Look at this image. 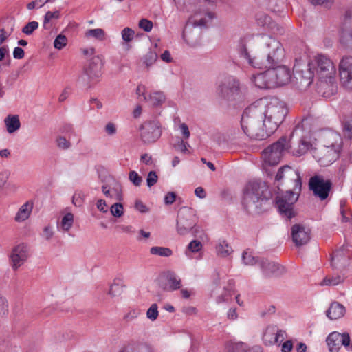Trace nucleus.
<instances>
[{"label": "nucleus", "mask_w": 352, "mask_h": 352, "mask_svg": "<svg viewBox=\"0 0 352 352\" xmlns=\"http://www.w3.org/2000/svg\"><path fill=\"white\" fill-rule=\"evenodd\" d=\"M261 38L267 54L266 61L261 62L256 57H252L245 47H243L240 52L241 56L252 67H269L264 72L253 75L252 82L260 89H272L287 84L291 78L289 69L283 65L273 67L284 57L285 50L281 43L269 35H263Z\"/></svg>", "instance_id": "f257e3e1"}, {"label": "nucleus", "mask_w": 352, "mask_h": 352, "mask_svg": "<svg viewBox=\"0 0 352 352\" xmlns=\"http://www.w3.org/2000/svg\"><path fill=\"white\" fill-rule=\"evenodd\" d=\"M295 78L309 86L316 76L320 83L329 87L331 94L335 93L336 85V68L330 58L318 54L307 63L296 60L294 65Z\"/></svg>", "instance_id": "f03ea898"}, {"label": "nucleus", "mask_w": 352, "mask_h": 352, "mask_svg": "<svg viewBox=\"0 0 352 352\" xmlns=\"http://www.w3.org/2000/svg\"><path fill=\"white\" fill-rule=\"evenodd\" d=\"M262 119L263 126L269 135L274 133L283 122L287 113L284 102L276 98H262L254 102Z\"/></svg>", "instance_id": "7ed1b4c3"}, {"label": "nucleus", "mask_w": 352, "mask_h": 352, "mask_svg": "<svg viewBox=\"0 0 352 352\" xmlns=\"http://www.w3.org/2000/svg\"><path fill=\"white\" fill-rule=\"evenodd\" d=\"M259 114L255 105L252 103L243 111L241 119V129L243 134L250 140H263L270 135L260 122Z\"/></svg>", "instance_id": "20e7f679"}, {"label": "nucleus", "mask_w": 352, "mask_h": 352, "mask_svg": "<svg viewBox=\"0 0 352 352\" xmlns=\"http://www.w3.org/2000/svg\"><path fill=\"white\" fill-rule=\"evenodd\" d=\"M267 188L258 182H248L243 189L242 204L250 211L257 212L268 201Z\"/></svg>", "instance_id": "39448f33"}, {"label": "nucleus", "mask_w": 352, "mask_h": 352, "mask_svg": "<svg viewBox=\"0 0 352 352\" xmlns=\"http://www.w3.org/2000/svg\"><path fill=\"white\" fill-rule=\"evenodd\" d=\"M217 93L226 100L241 101L245 98L247 90L236 78L228 76L219 82Z\"/></svg>", "instance_id": "423d86ee"}, {"label": "nucleus", "mask_w": 352, "mask_h": 352, "mask_svg": "<svg viewBox=\"0 0 352 352\" xmlns=\"http://www.w3.org/2000/svg\"><path fill=\"white\" fill-rule=\"evenodd\" d=\"M197 223L198 217L196 211L189 207H182L179 210L177 217V232L182 236L189 233L197 235L201 230Z\"/></svg>", "instance_id": "0eeeda50"}, {"label": "nucleus", "mask_w": 352, "mask_h": 352, "mask_svg": "<svg viewBox=\"0 0 352 352\" xmlns=\"http://www.w3.org/2000/svg\"><path fill=\"white\" fill-rule=\"evenodd\" d=\"M288 144L285 137L281 138L276 142L265 149L262 153L263 166H275L278 164L283 152L287 149Z\"/></svg>", "instance_id": "6e6552de"}, {"label": "nucleus", "mask_w": 352, "mask_h": 352, "mask_svg": "<svg viewBox=\"0 0 352 352\" xmlns=\"http://www.w3.org/2000/svg\"><path fill=\"white\" fill-rule=\"evenodd\" d=\"M298 199V192L288 190L285 195L278 196L276 199V205L280 214L288 219L294 217V205Z\"/></svg>", "instance_id": "1a4fd4ad"}, {"label": "nucleus", "mask_w": 352, "mask_h": 352, "mask_svg": "<svg viewBox=\"0 0 352 352\" xmlns=\"http://www.w3.org/2000/svg\"><path fill=\"white\" fill-rule=\"evenodd\" d=\"M135 93L138 98L143 97V100L151 107L162 106L166 99L163 91L157 90L148 91L146 87L142 84L138 85Z\"/></svg>", "instance_id": "9d476101"}, {"label": "nucleus", "mask_w": 352, "mask_h": 352, "mask_svg": "<svg viewBox=\"0 0 352 352\" xmlns=\"http://www.w3.org/2000/svg\"><path fill=\"white\" fill-rule=\"evenodd\" d=\"M140 130V138L145 144L154 143L162 135L161 124L156 120L144 122Z\"/></svg>", "instance_id": "9b49d317"}, {"label": "nucleus", "mask_w": 352, "mask_h": 352, "mask_svg": "<svg viewBox=\"0 0 352 352\" xmlns=\"http://www.w3.org/2000/svg\"><path fill=\"white\" fill-rule=\"evenodd\" d=\"M340 152L338 149L322 144L320 147L314 148L313 157L321 166H327L338 159Z\"/></svg>", "instance_id": "f8f14e48"}, {"label": "nucleus", "mask_w": 352, "mask_h": 352, "mask_svg": "<svg viewBox=\"0 0 352 352\" xmlns=\"http://www.w3.org/2000/svg\"><path fill=\"white\" fill-rule=\"evenodd\" d=\"M309 186L316 197L320 198V200H324L329 196L331 188V182L328 179H324L320 175H316L310 178Z\"/></svg>", "instance_id": "ddd939ff"}, {"label": "nucleus", "mask_w": 352, "mask_h": 352, "mask_svg": "<svg viewBox=\"0 0 352 352\" xmlns=\"http://www.w3.org/2000/svg\"><path fill=\"white\" fill-rule=\"evenodd\" d=\"M341 85L349 90L352 89V56H345L340 60L338 67Z\"/></svg>", "instance_id": "4468645a"}, {"label": "nucleus", "mask_w": 352, "mask_h": 352, "mask_svg": "<svg viewBox=\"0 0 352 352\" xmlns=\"http://www.w3.org/2000/svg\"><path fill=\"white\" fill-rule=\"evenodd\" d=\"M326 342L331 352L338 351L341 346H344L347 351L350 350L351 338L348 333L333 331L327 336Z\"/></svg>", "instance_id": "2eb2a0df"}, {"label": "nucleus", "mask_w": 352, "mask_h": 352, "mask_svg": "<svg viewBox=\"0 0 352 352\" xmlns=\"http://www.w3.org/2000/svg\"><path fill=\"white\" fill-rule=\"evenodd\" d=\"M102 64L98 56H94L85 69V74L87 76L90 85L98 82L102 77Z\"/></svg>", "instance_id": "dca6fc26"}, {"label": "nucleus", "mask_w": 352, "mask_h": 352, "mask_svg": "<svg viewBox=\"0 0 352 352\" xmlns=\"http://www.w3.org/2000/svg\"><path fill=\"white\" fill-rule=\"evenodd\" d=\"M310 230L301 224H295L291 228L293 242L296 246L305 245L311 239Z\"/></svg>", "instance_id": "f3484780"}, {"label": "nucleus", "mask_w": 352, "mask_h": 352, "mask_svg": "<svg viewBox=\"0 0 352 352\" xmlns=\"http://www.w3.org/2000/svg\"><path fill=\"white\" fill-rule=\"evenodd\" d=\"M29 256L28 248L24 244H19L15 246L10 254V261L12 268L16 270L19 268Z\"/></svg>", "instance_id": "a211bd4d"}, {"label": "nucleus", "mask_w": 352, "mask_h": 352, "mask_svg": "<svg viewBox=\"0 0 352 352\" xmlns=\"http://www.w3.org/2000/svg\"><path fill=\"white\" fill-rule=\"evenodd\" d=\"M102 191L107 198L118 201H120L123 199L121 185L113 178L110 179L109 184L102 185Z\"/></svg>", "instance_id": "6ab92c4d"}, {"label": "nucleus", "mask_w": 352, "mask_h": 352, "mask_svg": "<svg viewBox=\"0 0 352 352\" xmlns=\"http://www.w3.org/2000/svg\"><path fill=\"white\" fill-rule=\"evenodd\" d=\"M322 144L340 151L342 148L343 141L341 135L332 130H327L322 132Z\"/></svg>", "instance_id": "aec40b11"}, {"label": "nucleus", "mask_w": 352, "mask_h": 352, "mask_svg": "<svg viewBox=\"0 0 352 352\" xmlns=\"http://www.w3.org/2000/svg\"><path fill=\"white\" fill-rule=\"evenodd\" d=\"M285 177L294 178L295 180V189H298V191L301 188V179L299 173L297 170L293 169L289 166H285L279 168L276 175V180L280 181Z\"/></svg>", "instance_id": "412c9836"}, {"label": "nucleus", "mask_w": 352, "mask_h": 352, "mask_svg": "<svg viewBox=\"0 0 352 352\" xmlns=\"http://www.w3.org/2000/svg\"><path fill=\"white\" fill-rule=\"evenodd\" d=\"M285 332L278 330L275 327H269L266 329L263 339L266 344H274L283 342Z\"/></svg>", "instance_id": "4be33fe9"}, {"label": "nucleus", "mask_w": 352, "mask_h": 352, "mask_svg": "<svg viewBox=\"0 0 352 352\" xmlns=\"http://www.w3.org/2000/svg\"><path fill=\"white\" fill-rule=\"evenodd\" d=\"M350 254L346 252L345 247H342L333 252L331 258V265L333 267H345L349 264Z\"/></svg>", "instance_id": "5701e85b"}, {"label": "nucleus", "mask_w": 352, "mask_h": 352, "mask_svg": "<svg viewBox=\"0 0 352 352\" xmlns=\"http://www.w3.org/2000/svg\"><path fill=\"white\" fill-rule=\"evenodd\" d=\"M259 266L265 276H278L285 270L284 267L278 263L270 262L268 260H261Z\"/></svg>", "instance_id": "b1692460"}, {"label": "nucleus", "mask_w": 352, "mask_h": 352, "mask_svg": "<svg viewBox=\"0 0 352 352\" xmlns=\"http://www.w3.org/2000/svg\"><path fill=\"white\" fill-rule=\"evenodd\" d=\"M65 210L56 223V228L58 232L61 233H68L72 228L74 223V215L72 212Z\"/></svg>", "instance_id": "393cba45"}, {"label": "nucleus", "mask_w": 352, "mask_h": 352, "mask_svg": "<svg viewBox=\"0 0 352 352\" xmlns=\"http://www.w3.org/2000/svg\"><path fill=\"white\" fill-rule=\"evenodd\" d=\"M314 148L315 145L311 140L307 137H303L300 139L298 145L292 148V153L294 156L300 157L310 151L313 154Z\"/></svg>", "instance_id": "a878e982"}, {"label": "nucleus", "mask_w": 352, "mask_h": 352, "mask_svg": "<svg viewBox=\"0 0 352 352\" xmlns=\"http://www.w3.org/2000/svg\"><path fill=\"white\" fill-rule=\"evenodd\" d=\"M34 203L32 201H27L19 208L14 216V221L16 223H23L28 220L32 212Z\"/></svg>", "instance_id": "bb28decb"}, {"label": "nucleus", "mask_w": 352, "mask_h": 352, "mask_svg": "<svg viewBox=\"0 0 352 352\" xmlns=\"http://www.w3.org/2000/svg\"><path fill=\"white\" fill-rule=\"evenodd\" d=\"M166 281V289L168 291H175L182 287V280L179 276L173 271H167L164 273Z\"/></svg>", "instance_id": "cd10ccee"}, {"label": "nucleus", "mask_w": 352, "mask_h": 352, "mask_svg": "<svg viewBox=\"0 0 352 352\" xmlns=\"http://www.w3.org/2000/svg\"><path fill=\"white\" fill-rule=\"evenodd\" d=\"M342 133L345 139L352 138V110L349 109L341 119Z\"/></svg>", "instance_id": "c85d7f7f"}, {"label": "nucleus", "mask_w": 352, "mask_h": 352, "mask_svg": "<svg viewBox=\"0 0 352 352\" xmlns=\"http://www.w3.org/2000/svg\"><path fill=\"white\" fill-rule=\"evenodd\" d=\"M339 42L343 47L352 49V29L349 26L341 27Z\"/></svg>", "instance_id": "c756f323"}, {"label": "nucleus", "mask_w": 352, "mask_h": 352, "mask_svg": "<svg viewBox=\"0 0 352 352\" xmlns=\"http://www.w3.org/2000/svg\"><path fill=\"white\" fill-rule=\"evenodd\" d=\"M345 312V307L342 304L333 302L327 311V316L331 320H337L344 316Z\"/></svg>", "instance_id": "7c9ffc66"}, {"label": "nucleus", "mask_w": 352, "mask_h": 352, "mask_svg": "<svg viewBox=\"0 0 352 352\" xmlns=\"http://www.w3.org/2000/svg\"><path fill=\"white\" fill-rule=\"evenodd\" d=\"M118 352H157L155 348L147 343L131 344L121 349Z\"/></svg>", "instance_id": "2f4dec72"}, {"label": "nucleus", "mask_w": 352, "mask_h": 352, "mask_svg": "<svg viewBox=\"0 0 352 352\" xmlns=\"http://www.w3.org/2000/svg\"><path fill=\"white\" fill-rule=\"evenodd\" d=\"M4 124L8 133L10 134L17 131L21 127L19 118L16 115H8L4 119Z\"/></svg>", "instance_id": "473e14b6"}, {"label": "nucleus", "mask_w": 352, "mask_h": 352, "mask_svg": "<svg viewBox=\"0 0 352 352\" xmlns=\"http://www.w3.org/2000/svg\"><path fill=\"white\" fill-rule=\"evenodd\" d=\"M124 287L123 278L120 276L116 277L109 286L108 294L111 297L119 296L122 294Z\"/></svg>", "instance_id": "72a5a7b5"}, {"label": "nucleus", "mask_w": 352, "mask_h": 352, "mask_svg": "<svg viewBox=\"0 0 352 352\" xmlns=\"http://www.w3.org/2000/svg\"><path fill=\"white\" fill-rule=\"evenodd\" d=\"M345 276L340 274H332L326 276L323 280L319 283L320 286H337L344 282Z\"/></svg>", "instance_id": "f704fd0d"}, {"label": "nucleus", "mask_w": 352, "mask_h": 352, "mask_svg": "<svg viewBox=\"0 0 352 352\" xmlns=\"http://www.w3.org/2000/svg\"><path fill=\"white\" fill-rule=\"evenodd\" d=\"M248 347L242 342L228 341L225 345V352H247Z\"/></svg>", "instance_id": "c9c22d12"}, {"label": "nucleus", "mask_w": 352, "mask_h": 352, "mask_svg": "<svg viewBox=\"0 0 352 352\" xmlns=\"http://www.w3.org/2000/svg\"><path fill=\"white\" fill-rule=\"evenodd\" d=\"M203 245L197 240L191 241L187 245L185 254L189 258H192V254L199 253L202 250Z\"/></svg>", "instance_id": "e433bc0d"}, {"label": "nucleus", "mask_w": 352, "mask_h": 352, "mask_svg": "<svg viewBox=\"0 0 352 352\" xmlns=\"http://www.w3.org/2000/svg\"><path fill=\"white\" fill-rule=\"evenodd\" d=\"M216 251L219 256L227 257L232 254L233 250L226 241L220 240L216 245Z\"/></svg>", "instance_id": "4c0bfd02"}, {"label": "nucleus", "mask_w": 352, "mask_h": 352, "mask_svg": "<svg viewBox=\"0 0 352 352\" xmlns=\"http://www.w3.org/2000/svg\"><path fill=\"white\" fill-rule=\"evenodd\" d=\"M234 293V283L232 280L229 281L228 287H225L222 294L216 298L217 303L228 302Z\"/></svg>", "instance_id": "58836bf2"}, {"label": "nucleus", "mask_w": 352, "mask_h": 352, "mask_svg": "<svg viewBox=\"0 0 352 352\" xmlns=\"http://www.w3.org/2000/svg\"><path fill=\"white\" fill-rule=\"evenodd\" d=\"M85 36L87 38H93L99 41H103L106 39V33L102 28L89 29L85 32Z\"/></svg>", "instance_id": "ea45409f"}, {"label": "nucleus", "mask_w": 352, "mask_h": 352, "mask_svg": "<svg viewBox=\"0 0 352 352\" xmlns=\"http://www.w3.org/2000/svg\"><path fill=\"white\" fill-rule=\"evenodd\" d=\"M241 260L245 265L252 266L257 263L260 265L261 261L254 256L253 252L249 250H246L242 253Z\"/></svg>", "instance_id": "a19ab883"}, {"label": "nucleus", "mask_w": 352, "mask_h": 352, "mask_svg": "<svg viewBox=\"0 0 352 352\" xmlns=\"http://www.w3.org/2000/svg\"><path fill=\"white\" fill-rule=\"evenodd\" d=\"M142 314V310L138 307H129L124 314L123 319L126 322H131L137 319Z\"/></svg>", "instance_id": "79ce46f5"}, {"label": "nucleus", "mask_w": 352, "mask_h": 352, "mask_svg": "<svg viewBox=\"0 0 352 352\" xmlns=\"http://www.w3.org/2000/svg\"><path fill=\"white\" fill-rule=\"evenodd\" d=\"M150 253L152 255H157L164 257H169L173 254V251L166 247L154 246L151 248Z\"/></svg>", "instance_id": "37998d69"}, {"label": "nucleus", "mask_w": 352, "mask_h": 352, "mask_svg": "<svg viewBox=\"0 0 352 352\" xmlns=\"http://www.w3.org/2000/svg\"><path fill=\"white\" fill-rule=\"evenodd\" d=\"M214 17V14L211 12H207L205 13V16L201 18L199 20H195L193 21L195 26L199 27H207L208 23L210 22Z\"/></svg>", "instance_id": "c03bdc74"}, {"label": "nucleus", "mask_w": 352, "mask_h": 352, "mask_svg": "<svg viewBox=\"0 0 352 352\" xmlns=\"http://www.w3.org/2000/svg\"><path fill=\"white\" fill-rule=\"evenodd\" d=\"M55 231L54 226L52 224H47L45 226L41 233V236L45 241H50L54 237Z\"/></svg>", "instance_id": "a18cd8bd"}, {"label": "nucleus", "mask_w": 352, "mask_h": 352, "mask_svg": "<svg viewBox=\"0 0 352 352\" xmlns=\"http://www.w3.org/2000/svg\"><path fill=\"white\" fill-rule=\"evenodd\" d=\"M109 210L112 216L120 218L124 214V207L120 203H115L109 208Z\"/></svg>", "instance_id": "49530a36"}, {"label": "nucleus", "mask_w": 352, "mask_h": 352, "mask_svg": "<svg viewBox=\"0 0 352 352\" xmlns=\"http://www.w3.org/2000/svg\"><path fill=\"white\" fill-rule=\"evenodd\" d=\"M67 38L64 34H58L54 41V47L56 50H60L67 44Z\"/></svg>", "instance_id": "de8ad7c7"}, {"label": "nucleus", "mask_w": 352, "mask_h": 352, "mask_svg": "<svg viewBox=\"0 0 352 352\" xmlns=\"http://www.w3.org/2000/svg\"><path fill=\"white\" fill-rule=\"evenodd\" d=\"M159 316L158 306L156 303L152 304L146 311V318L153 322Z\"/></svg>", "instance_id": "09e8293b"}, {"label": "nucleus", "mask_w": 352, "mask_h": 352, "mask_svg": "<svg viewBox=\"0 0 352 352\" xmlns=\"http://www.w3.org/2000/svg\"><path fill=\"white\" fill-rule=\"evenodd\" d=\"M60 16V12L58 10H54L53 12L48 11L45 13L43 19V26L47 28V24L53 19H58Z\"/></svg>", "instance_id": "8fccbe9b"}, {"label": "nucleus", "mask_w": 352, "mask_h": 352, "mask_svg": "<svg viewBox=\"0 0 352 352\" xmlns=\"http://www.w3.org/2000/svg\"><path fill=\"white\" fill-rule=\"evenodd\" d=\"M104 131L108 136H114L118 133V125L113 122H108L104 126Z\"/></svg>", "instance_id": "3c124183"}, {"label": "nucleus", "mask_w": 352, "mask_h": 352, "mask_svg": "<svg viewBox=\"0 0 352 352\" xmlns=\"http://www.w3.org/2000/svg\"><path fill=\"white\" fill-rule=\"evenodd\" d=\"M85 195L82 191H76L72 197V204L76 207H80L84 203Z\"/></svg>", "instance_id": "603ef678"}, {"label": "nucleus", "mask_w": 352, "mask_h": 352, "mask_svg": "<svg viewBox=\"0 0 352 352\" xmlns=\"http://www.w3.org/2000/svg\"><path fill=\"white\" fill-rule=\"evenodd\" d=\"M38 28V23L37 21H30L23 28L22 32L26 35H31Z\"/></svg>", "instance_id": "864d4df0"}, {"label": "nucleus", "mask_w": 352, "mask_h": 352, "mask_svg": "<svg viewBox=\"0 0 352 352\" xmlns=\"http://www.w3.org/2000/svg\"><path fill=\"white\" fill-rule=\"evenodd\" d=\"M129 179L135 186H140L142 183V177L135 170L129 172Z\"/></svg>", "instance_id": "5fc2aeb1"}, {"label": "nucleus", "mask_w": 352, "mask_h": 352, "mask_svg": "<svg viewBox=\"0 0 352 352\" xmlns=\"http://www.w3.org/2000/svg\"><path fill=\"white\" fill-rule=\"evenodd\" d=\"M121 35L122 40L128 43L133 39L135 32L129 28H124L121 32Z\"/></svg>", "instance_id": "6e6d98bb"}, {"label": "nucleus", "mask_w": 352, "mask_h": 352, "mask_svg": "<svg viewBox=\"0 0 352 352\" xmlns=\"http://www.w3.org/2000/svg\"><path fill=\"white\" fill-rule=\"evenodd\" d=\"M157 55L154 52H148L144 57L143 62L147 67L151 66L157 60Z\"/></svg>", "instance_id": "4d7b16f0"}, {"label": "nucleus", "mask_w": 352, "mask_h": 352, "mask_svg": "<svg viewBox=\"0 0 352 352\" xmlns=\"http://www.w3.org/2000/svg\"><path fill=\"white\" fill-rule=\"evenodd\" d=\"M56 142L57 146L61 149L66 150V149H68L71 146V144H70L69 141L67 140L63 136H58L56 138Z\"/></svg>", "instance_id": "13d9d810"}, {"label": "nucleus", "mask_w": 352, "mask_h": 352, "mask_svg": "<svg viewBox=\"0 0 352 352\" xmlns=\"http://www.w3.org/2000/svg\"><path fill=\"white\" fill-rule=\"evenodd\" d=\"M139 27L145 32H149L153 28V23L146 19H142L139 21Z\"/></svg>", "instance_id": "bf43d9fd"}, {"label": "nucleus", "mask_w": 352, "mask_h": 352, "mask_svg": "<svg viewBox=\"0 0 352 352\" xmlns=\"http://www.w3.org/2000/svg\"><path fill=\"white\" fill-rule=\"evenodd\" d=\"M158 179V176L155 171H150L146 178V184L148 187L154 186Z\"/></svg>", "instance_id": "052dcab7"}, {"label": "nucleus", "mask_w": 352, "mask_h": 352, "mask_svg": "<svg viewBox=\"0 0 352 352\" xmlns=\"http://www.w3.org/2000/svg\"><path fill=\"white\" fill-rule=\"evenodd\" d=\"M179 130L182 135V140H188L190 136V133L188 126L185 123H181L179 124Z\"/></svg>", "instance_id": "680f3d73"}, {"label": "nucleus", "mask_w": 352, "mask_h": 352, "mask_svg": "<svg viewBox=\"0 0 352 352\" xmlns=\"http://www.w3.org/2000/svg\"><path fill=\"white\" fill-rule=\"evenodd\" d=\"M177 195L174 192H169L164 195V203L165 205H171L176 200Z\"/></svg>", "instance_id": "e2e57ef3"}, {"label": "nucleus", "mask_w": 352, "mask_h": 352, "mask_svg": "<svg viewBox=\"0 0 352 352\" xmlns=\"http://www.w3.org/2000/svg\"><path fill=\"white\" fill-rule=\"evenodd\" d=\"M45 5L43 0H34L27 4V8L29 10H34L35 8L38 9L42 8Z\"/></svg>", "instance_id": "0e129e2a"}, {"label": "nucleus", "mask_w": 352, "mask_h": 352, "mask_svg": "<svg viewBox=\"0 0 352 352\" xmlns=\"http://www.w3.org/2000/svg\"><path fill=\"white\" fill-rule=\"evenodd\" d=\"M8 311V303L5 297L0 295V315H5Z\"/></svg>", "instance_id": "69168bd1"}, {"label": "nucleus", "mask_w": 352, "mask_h": 352, "mask_svg": "<svg viewBox=\"0 0 352 352\" xmlns=\"http://www.w3.org/2000/svg\"><path fill=\"white\" fill-rule=\"evenodd\" d=\"M6 58H10V50L8 45L0 46V61L3 60Z\"/></svg>", "instance_id": "338daca9"}, {"label": "nucleus", "mask_w": 352, "mask_h": 352, "mask_svg": "<svg viewBox=\"0 0 352 352\" xmlns=\"http://www.w3.org/2000/svg\"><path fill=\"white\" fill-rule=\"evenodd\" d=\"M96 207L102 213H107L109 209L106 201L103 199H98L97 201Z\"/></svg>", "instance_id": "774afa93"}]
</instances>
